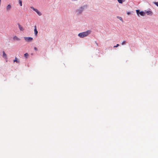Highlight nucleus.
<instances>
[{"instance_id": "obj_1", "label": "nucleus", "mask_w": 158, "mask_h": 158, "mask_svg": "<svg viewBox=\"0 0 158 158\" xmlns=\"http://www.w3.org/2000/svg\"><path fill=\"white\" fill-rule=\"evenodd\" d=\"M91 31L88 30L86 31L81 32L78 34V36L81 38H83L88 36L91 33Z\"/></svg>"}, {"instance_id": "obj_2", "label": "nucleus", "mask_w": 158, "mask_h": 158, "mask_svg": "<svg viewBox=\"0 0 158 158\" xmlns=\"http://www.w3.org/2000/svg\"><path fill=\"white\" fill-rule=\"evenodd\" d=\"M86 8L87 6L86 5L82 6L76 10V13L77 14L80 15L81 14L82 12L84 10L86 9Z\"/></svg>"}, {"instance_id": "obj_3", "label": "nucleus", "mask_w": 158, "mask_h": 158, "mask_svg": "<svg viewBox=\"0 0 158 158\" xmlns=\"http://www.w3.org/2000/svg\"><path fill=\"white\" fill-rule=\"evenodd\" d=\"M136 12L137 15L139 16V15L142 16H144L145 14V13L144 12L142 11H140L139 10H136Z\"/></svg>"}, {"instance_id": "obj_4", "label": "nucleus", "mask_w": 158, "mask_h": 158, "mask_svg": "<svg viewBox=\"0 0 158 158\" xmlns=\"http://www.w3.org/2000/svg\"><path fill=\"white\" fill-rule=\"evenodd\" d=\"M24 38L25 40L28 42H32L33 40V38L31 37H24Z\"/></svg>"}, {"instance_id": "obj_5", "label": "nucleus", "mask_w": 158, "mask_h": 158, "mask_svg": "<svg viewBox=\"0 0 158 158\" xmlns=\"http://www.w3.org/2000/svg\"><path fill=\"white\" fill-rule=\"evenodd\" d=\"M13 40L15 41H19L21 39L19 38L17 36L15 35L13 37Z\"/></svg>"}, {"instance_id": "obj_6", "label": "nucleus", "mask_w": 158, "mask_h": 158, "mask_svg": "<svg viewBox=\"0 0 158 158\" xmlns=\"http://www.w3.org/2000/svg\"><path fill=\"white\" fill-rule=\"evenodd\" d=\"M11 8V6L10 4H8L6 7V10L7 11H9L10 10Z\"/></svg>"}, {"instance_id": "obj_7", "label": "nucleus", "mask_w": 158, "mask_h": 158, "mask_svg": "<svg viewBox=\"0 0 158 158\" xmlns=\"http://www.w3.org/2000/svg\"><path fill=\"white\" fill-rule=\"evenodd\" d=\"M34 31L35 35V36H36L37 35L38 32L37 30L36 26H34Z\"/></svg>"}, {"instance_id": "obj_8", "label": "nucleus", "mask_w": 158, "mask_h": 158, "mask_svg": "<svg viewBox=\"0 0 158 158\" xmlns=\"http://www.w3.org/2000/svg\"><path fill=\"white\" fill-rule=\"evenodd\" d=\"M145 13L148 15H152L153 14L152 12V11H150V10H148V11H146V12Z\"/></svg>"}, {"instance_id": "obj_9", "label": "nucleus", "mask_w": 158, "mask_h": 158, "mask_svg": "<svg viewBox=\"0 0 158 158\" xmlns=\"http://www.w3.org/2000/svg\"><path fill=\"white\" fill-rule=\"evenodd\" d=\"M18 24L19 30L21 31H23L24 30L23 28L19 23Z\"/></svg>"}, {"instance_id": "obj_10", "label": "nucleus", "mask_w": 158, "mask_h": 158, "mask_svg": "<svg viewBox=\"0 0 158 158\" xmlns=\"http://www.w3.org/2000/svg\"><path fill=\"white\" fill-rule=\"evenodd\" d=\"M35 11L39 16H41L42 15L41 13L37 9H36Z\"/></svg>"}, {"instance_id": "obj_11", "label": "nucleus", "mask_w": 158, "mask_h": 158, "mask_svg": "<svg viewBox=\"0 0 158 158\" xmlns=\"http://www.w3.org/2000/svg\"><path fill=\"white\" fill-rule=\"evenodd\" d=\"M13 61L14 62H15L17 63H19L20 62L19 60H18L16 57H15V60H14Z\"/></svg>"}, {"instance_id": "obj_12", "label": "nucleus", "mask_w": 158, "mask_h": 158, "mask_svg": "<svg viewBox=\"0 0 158 158\" xmlns=\"http://www.w3.org/2000/svg\"><path fill=\"white\" fill-rule=\"evenodd\" d=\"M118 2L120 3H122L123 2H124L125 0H117Z\"/></svg>"}, {"instance_id": "obj_13", "label": "nucleus", "mask_w": 158, "mask_h": 158, "mask_svg": "<svg viewBox=\"0 0 158 158\" xmlns=\"http://www.w3.org/2000/svg\"><path fill=\"white\" fill-rule=\"evenodd\" d=\"M3 56L6 58L7 57V55L4 51L3 52Z\"/></svg>"}, {"instance_id": "obj_14", "label": "nucleus", "mask_w": 158, "mask_h": 158, "mask_svg": "<svg viewBox=\"0 0 158 158\" xmlns=\"http://www.w3.org/2000/svg\"><path fill=\"white\" fill-rule=\"evenodd\" d=\"M19 4L20 6H22V2L21 0H19Z\"/></svg>"}, {"instance_id": "obj_15", "label": "nucleus", "mask_w": 158, "mask_h": 158, "mask_svg": "<svg viewBox=\"0 0 158 158\" xmlns=\"http://www.w3.org/2000/svg\"><path fill=\"white\" fill-rule=\"evenodd\" d=\"M117 18L119 19L122 22H123V20L122 18L119 16H117Z\"/></svg>"}, {"instance_id": "obj_16", "label": "nucleus", "mask_w": 158, "mask_h": 158, "mask_svg": "<svg viewBox=\"0 0 158 158\" xmlns=\"http://www.w3.org/2000/svg\"><path fill=\"white\" fill-rule=\"evenodd\" d=\"M24 56L26 58H27L28 56V53H26L24 54Z\"/></svg>"}, {"instance_id": "obj_17", "label": "nucleus", "mask_w": 158, "mask_h": 158, "mask_svg": "<svg viewBox=\"0 0 158 158\" xmlns=\"http://www.w3.org/2000/svg\"><path fill=\"white\" fill-rule=\"evenodd\" d=\"M30 8L32 9L34 11H35L36 10V9H35V8L33 7V6H31L30 7Z\"/></svg>"}, {"instance_id": "obj_18", "label": "nucleus", "mask_w": 158, "mask_h": 158, "mask_svg": "<svg viewBox=\"0 0 158 158\" xmlns=\"http://www.w3.org/2000/svg\"><path fill=\"white\" fill-rule=\"evenodd\" d=\"M126 43V41H124L121 44L122 45H124Z\"/></svg>"}, {"instance_id": "obj_19", "label": "nucleus", "mask_w": 158, "mask_h": 158, "mask_svg": "<svg viewBox=\"0 0 158 158\" xmlns=\"http://www.w3.org/2000/svg\"><path fill=\"white\" fill-rule=\"evenodd\" d=\"M154 4L156 6H158V2H154Z\"/></svg>"}, {"instance_id": "obj_20", "label": "nucleus", "mask_w": 158, "mask_h": 158, "mask_svg": "<svg viewBox=\"0 0 158 158\" xmlns=\"http://www.w3.org/2000/svg\"><path fill=\"white\" fill-rule=\"evenodd\" d=\"M119 44H117L115 46H114V48H116V47H118L119 46Z\"/></svg>"}, {"instance_id": "obj_21", "label": "nucleus", "mask_w": 158, "mask_h": 158, "mask_svg": "<svg viewBox=\"0 0 158 158\" xmlns=\"http://www.w3.org/2000/svg\"><path fill=\"white\" fill-rule=\"evenodd\" d=\"M127 14L128 15H130L131 14V12H127Z\"/></svg>"}, {"instance_id": "obj_22", "label": "nucleus", "mask_w": 158, "mask_h": 158, "mask_svg": "<svg viewBox=\"0 0 158 158\" xmlns=\"http://www.w3.org/2000/svg\"><path fill=\"white\" fill-rule=\"evenodd\" d=\"M34 49L35 50H37V48H36V47H35L34 48Z\"/></svg>"}]
</instances>
